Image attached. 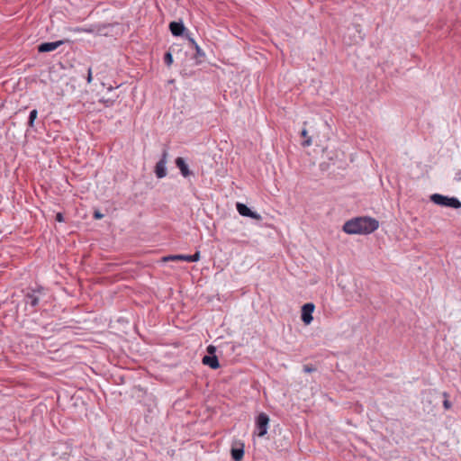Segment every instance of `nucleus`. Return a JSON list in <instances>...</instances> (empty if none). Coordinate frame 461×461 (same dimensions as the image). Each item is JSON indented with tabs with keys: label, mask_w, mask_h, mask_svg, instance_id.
<instances>
[{
	"label": "nucleus",
	"mask_w": 461,
	"mask_h": 461,
	"mask_svg": "<svg viewBox=\"0 0 461 461\" xmlns=\"http://www.w3.org/2000/svg\"><path fill=\"white\" fill-rule=\"evenodd\" d=\"M379 222L371 217H357L346 221L343 230L348 234H369L376 230Z\"/></svg>",
	"instance_id": "1"
},
{
	"label": "nucleus",
	"mask_w": 461,
	"mask_h": 461,
	"mask_svg": "<svg viewBox=\"0 0 461 461\" xmlns=\"http://www.w3.org/2000/svg\"><path fill=\"white\" fill-rule=\"evenodd\" d=\"M430 201L440 206L450 207L454 209H458L461 207V202L457 198L447 197L439 194H432L430 196Z\"/></svg>",
	"instance_id": "2"
},
{
	"label": "nucleus",
	"mask_w": 461,
	"mask_h": 461,
	"mask_svg": "<svg viewBox=\"0 0 461 461\" xmlns=\"http://www.w3.org/2000/svg\"><path fill=\"white\" fill-rule=\"evenodd\" d=\"M43 295H45V290L41 286L38 287L37 289L28 290L24 294V303L35 308L39 304V302Z\"/></svg>",
	"instance_id": "3"
},
{
	"label": "nucleus",
	"mask_w": 461,
	"mask_h": 461,
	"mask_svg": "<svg viewBox=\"0 0 461 461\" xmlns=\"http://www.w3.org/2000/svg\"><path fill=\"white\" fill-rule=\"evenodd\" d=\"M268 423L269 418L266 413L261 412L258 414L256 420V429L254 433L258 437H264L267 432Z\"/></svg>",
	"instance_id": "4"
},
{
	"label": "nucleus",
	"mask_w": 461,
	"mask_h": 461,
	"mask_svg": "<svg viewBox=\"0 0 461 461\" xmlns=\"http://www.w3.org/2000/svg\"><path fill=\"white\" fill-rule=\"evenodd\" d=\"M200 260V251H196L194 255H169L163 258V261H187L197 262Z\"/></svg>",
	"instance_id": "5"
},
{
	"label": "nucleus",
	"mask_w": 461,
	"mask_h": 461,
	"mask_svg": "<svg viewBox=\"0 0 461 461\" xmlns=\"http://www.w3.org/2000/svg\"><path fill=\"white\" fill-rule=\"evenodd\" d=\"M106 24H97V25H91L88 27H83L77 29V32H87V33H95L97 35H106L107 32L105 30L107 29Z\"/></svg>",
	"instance_id": "6"
},
{
	"label": "nucleus",
	"mask_w": 461,
	"mask_h": 461,
	"mask_svg": "<svg viewBox=\"0 0 461 461\" xmlns=\"http://www.w3.org/2000/svg\"><path fill=\"white\" fill-rule=\"evenodd\" d=\"M314 304L312 303H305L303 307H302V315H301V318H302V321L305 323V324H310L312 321V312L314 311Z\"/></svg>",
	"instance_id": "7"
},
{
	"label": "nucleus",
	"mask_w": 461,
	"mask_h": 461,
	"mask_svg": "<svg viewBox=\"0 0 461 461\" xmlns=\"http://www.w3.org/2000/svg\"><path fill=\"white\" fill-rule=\"evenodd\" d=\"M167 151H164L163 152V155H162V158H160V160L156 164V167H155V173H156V176L158 178H163L166 176L167 175V167H166V164H167Z\"/></svg>",
	"instance_id": "8"
},
{
	"label": "nucleus",
	"mask_w": 461,
	"mask_h": 461,
	"mask_svg": "<svg viewBox=\"0 0 461 461\" xmlns=\"http://www.w3.org/2000/svg\"><path fill=\"white\" fill-rule=\"evenodd\" d=\"M237 211L242 216L249 217L255 220H261V216L256 212L251 211L246 204L241 203H237L236 204Z\"/></svg>",
	"instance_id": "9"
},
{
	"label": "nucleus",
	"mask_w": 461,
	"mask_h": 461,
	"mask_svg": "<svg viewBox=\"0 0 461 461\" xmlns=\"http://www.w3.org/2000/svg\"><path fill=\"white\" fill-rule=\"evenodd\" d=\"M64 41H57L52 42H43L38 46L39 52H50L57 50L59 46L64 44Z\"/></svg>",
	"instance_id": "10"
},
{
	"label": "nucleus",
	"mask_w": 461,
	"mask_h": 461,
	"mask_svg": "<svg viewBox=\"0 0 461 461\" xmlns=\"http://www.w3.org/2000/svg\"><path fill=\"white\" fill-rule=\"evenodd\" d=\"M169 30L174 36H181L185 31V27L182 22H171Z\"/></svg>",
	"instance_id": "11"
},
{
	"label": "nucleus",
	"mask_w": 461,
	"mask_h": 461,
	"mask_svg": "<svg viewBox=\"0 0 461 461\" xmlns=\"http://www.w3.org/2000/svg\"><path fill=\"white\" fill-rule=\"evenodd\" d=\"M230 453L234 461H240L244 456V445L240 443L239 446L233 447Z\"/></svg>",
	"instance_id": "12"
},
{
	"label": "nucleus",
	"mask_w": 461,
	"mask_h": 461,
	"mask_svg": "<svg viewBox=\"0 0 461 461\" xmlns=\"http://www.w3.org/2000/svg\"><path fill=\"white\" fill-rule=\"evenodd\" d=\"M176 165L179 168L183 176L186 177L192 174L183 158H180V157L176 158Z\"/></svg>",
	"instance_id": "13"
},
{
	"label": "nucleus",
	"mask_w": 461,
	"mask_h": 461,
	"mask_svg": "<svg viewBox=\"0 0 461 461\" xmlns=\"http://www.w3.org/2000/svg\"><path fill=\"white\" fill-rule=\"evenodd\" d=\"M203 364L210 366L212 369H217L220 366L218 358L216 356H204L203 357Z\"/></svg>",
	"instance_id": "14"
},
{
	"label": "nucleus",
	"mask_w": 461,
	"mask_h": 461,
	"mask_svg": "<svg viewBox=\"0 0 461 461\" xmlns=\"http://www.w3.org/2000/svg\"><path fill=\"white\" fill-rule=\"evenodd\" d=\"M186 37L188 41L191 42L192 46L195 49L196 51V57H203L204 52L202 50V49L199 47V45L195 42V41L189 36V34H186Z\"/></svg>",
	"instance_id": "15"
},
{
	"label": "nucleus",
	"mask_w": 461,
	"mask_h": 461,
	"mask_svg": "<svg viewBox=\"0 0 461 461\" xmlns=\"http://www.w3.org/2000/svg\"><path fill=\"white\" fill-rule=\"evenodd\" d=\"M354 29L356 32H357V35H355L353 41H350V43H358L359 41H362L364 40V35L362 34L360 25L354 26Z\"/></svg>",
	"instance_id": "16"
},
{
	"label": "nucleus",
	"mask_w": 461,
	"mask_h": 461,
	"mask_svg": "<svg viewBox=\"0 0 461 461\" xmlns=\"http://www.w3.org/2000/svg\"><path fill=\"white\" fill-rule=\"evenodd\" d=\"M301 136L305 138V140L302 143L303 147H309L312 144V138L308 136V131L306 129H303L301 131Z\"/></svg>",
	"instance_id": "17"
},
{
	"label": "nucleus",
	"mask_w": 461,
	"mask_h": 461,
	"mask_svg": "<svg viewBox=\"0 0 461 461\" xmlns=\"http://www.w3.org/2000/svg\"><path fill=\"white\" fill-rule=\"evenodd\" d=\"M37 115H38V112L36 109H33L30 112L29 120H28L29 127L32 128L34 126V121L36 120Z\"/></svg>",
	"instance_id": "18"
},
{
	"label": "nucleus",
	"mask_w": 461,
	"mask_h": 461,
	"mask_svg": "<svg viewBox=\"0 0 461 461\" xmlns=\"http://www.w3.org/2000/svg\"><path fill=\"white\" fill-rule=\"evenodd\" d=\"M443 396L445 397V400H444V402H443V406H444V408H445L446 410H448V409H450V408H451V406H452L451 402H450L448 401V399H447L449 395H448V393H446V392H445V393H443Z\"/></svg>",
	"instance_id": "19"
},
{
	"label": "nucleus",
	"mask_w": 461,
	"mask_h": 461,
	"mask_svg": "<svg viewBox=\"0 0 461 461\" xmlns=\"http://www.w3.org/2000/svg\"><path fill=\"white\" fill-rule=\"evenodd\" d=\"M164 61L167 66H170L173 63V56L170 52H167L164 56Z\"/></svg>",
	"instance_id": "20"
},
{
	"label": "nucleus",
	"mask_w": 461,
	"mask_h": 461,
	"mask_svg": "<svg viewBox=\"0 0 461 461\" xmlns=\"http://www.w3.org/2000/svg\"><path fill=\"white\" fill-rule=\"evenodd\" d=\"M316 368L312 365H305L303 366V372L312 373L314 372Z\"/></svg>",
	"instance_id": "21"
},
{
	"label": "nucleus",
	"mask_w": 461,
	"mask_h": 461,
	"mask_svg": "<svg viewBox=\"0 0 461 461\" xmlns=\"http://www.w3.org/2000/svg\"><path fill=\"white\" fill-rule=\"evenodd\" d=\"M103 217H104V214H103V213H101L99 211H95V212H94V218H95V219L100 220V219H102Z\"/></svg>",
	"instance_id": "22"
},
{
	"label": "nucleus",
	"mask_w": 461,
	"mask_h": 461,
	"mask_svg": "<svg viewBox=\"0 0 461 461\" xmlns=\"http://www.w3.org/2000/svg\"><path fill=\"white\" fill-rule=\"evenodd\" d=\"M215 350H216L215 347H213L212 345L207 348V351L210 354L209 356H212L214 354Z\"/></svg>",
	"instance_id": "23"
},
{
	"label": "nucleus",
	"mask_w": 461,
	"mask_h": 461,
	"mask_svg": "<svg viewBox=\"0 0 461 461\" xmlns=\"http://www.w3.org/2000/svg\"><path fill=\"white\" fill-rule=\"evenodd\" d=\"M103 103L105 104V105L108 107V106H112L114 103V100H111V99H107V100H101Z\"/></svg>",
	"instance_id": "24"
},
{
	"label": "nucleus",
	"mask_w": 461,
	"mask_h": 461,
	"mask_svg": "<svg viewBox=\"0 0 461 461\" xmlns=\"http://www.w3.org/2000/svg\"><path fill=\"white\" fill-rule=\"evenodd\" d=\"M86 80H87V83H91V81H92V70H91V68H88Z\"/></svg>",
	"instance_id": "25"
},
{
	"label": "nucleus",
	"mask_w": 461,
	"mask_h": 461,
	"mask_svg": "<svg viewBox=\"0 0 461 461\" xmlns=\"http://www.w3.org/2000/svg\"><path fill=\"white\" fill-rule=\"evenodd\" d=\"M56 220L58 221H64L63 215L60 212L57 213Z\"/></svg>",
	"instance_id": "26"
},
{
	"label": "nucleus",
	"mask_w": 461,
	"mask_h": 461,
	"mask_svg": "<svg viewBox=\"0 0 461 461\" xmlns=\"http://www.w3.org/2000/svg\"><path fill=\"white\" fill-rule=\"evenodd\" d=\"M456 179H457V180L461 179V172L456 175Z\"/></svg>",
	"instance_id": "27"
}]
</instances>
